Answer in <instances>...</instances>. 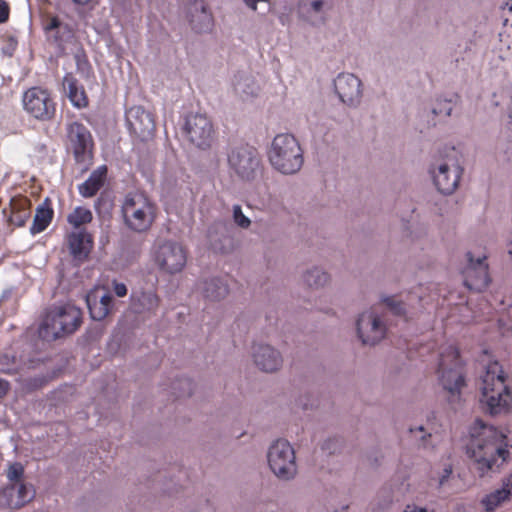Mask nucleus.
Returning a JSON list of instances; mask_svg holds the SVG:
<instances>
[{
	"mask_svg": "<svg viewBox=\"0 0 512 512\" xmlns=\"http://www.w3.org/2000/svg\"><path fill=\"white\" fill-rule=\"evenodd\" d=\"M468 454L480 477L498 472L509 457L507 436L497 428L476 420L469 429Z\"/></svg>",
	"mask_w": 512,
	"mask_h": 512,
	"instance_id": "1",
	"label": "nucleus"
},
{
	"mask_svg": "<svg viewBox=\"0 0 512 512\" xmlns=\"http://www.w3.org/2000/svg\"><path fill=\"white\" fill-rule=\"evenodd\" d=\"M480 403L491 415L507 413L512 395L506 383V374L497 361L489 362L480 381Z\"/></svg>",
	"mask_w": 512,
	"mask_h": 512,
	"instance_id": "2",
	"label": "nucleus"
},
{
	"mask_svg": "<svg viewBox=\"0 0 512 512\" xmlns=\"http://www.w3.org/2000/svg\"><path fill=\"white\" fill-rule=\"evenodd\" d=\"M268 160L279 173L293 175L303 165V150L295 136L289 133H281L276 135L270 144Z\"/></svg>",
	"mask_w": 512,
	"mask_h": 512,
	"instance_id": "3",
	"label": "nucleus"
},
{
	"mask_svg": "<svg viewBox=\"0 0 512 512\" xmlns=\"http://www.w3.org/2000/svg\"><path fill=\"white\" fill-rule=\"evenodd\" d=\"M121 212L125 226L137 233L147 232L153 225L157 207L145 194L135 192L125 196Z\"/></svg>",
	"mask_w": 512,
	"mask_h": 512,
	"instance_id": "4",
	"label": "nucleus"
},
{
	"mask_svg": "<svg viewBox=\"0 0 512 512\" xmlns=\"http://www.w3.org/2000/svg\"><path fill=\"white\" fill-rule=\"evenodd\" d=\"M82 320L79 308L72 304L55 307L46 315L39 329V335L47 340H55L75 332Z\"/></svg>",
	"mask_w": 512,
	"mask_h": 512,
	"instance_id": "5",
	"label": "nucleus"
},
{
	"mask_svg": "<svg viewBox=\"0 0 512 512\" xmlns=\"http://www.w3.org/2000/svg\"><path fill=\"white\" fill-rule=\"evenodd\" d=\"M266 462L271 474L280 481H291L298 474V462L294 446L284 438L270 443Z\"/></svg>",
	"mask_w": 512,
	"mask_h": 512,
	"instance_id": "6",
	"label": "nucleus"
},
{
	"mask_svg": "<svg viewBox=\"0 0 512 512\" xmlns=\"http://www.w3.org/2000/svg\"><path fill=\"white\" fill-rule=\"evenodd\" d=\"M430 174L437 190L443 194H452L458 187L463 168L454 148L437 156L430 166Z\"/></svg>",
	"mask_w": 512,
	"mask_h": 512,
	"instance_id": "7",
	"label": "nucleus"
},
{
	"mask_svg": "<svg viewBox=\"0 0 512 512\" xmlns=\"http://www.w3.org/2000/svg\"><path fill=\"white\" fill-rule=\"evenodd\" d=\"M230 170L243 181H253L260 172L261 159L257 150L249 145L232 147L227 156Z\"/></svg>",
	"mask_w": 512,
	"mask_h": 512,
	"instance_id": "8",
	"label": "nucleus"
},
{
	"mask_svg": "<svg viewBox=\"0 0 512 512\" xmlns=\"http://www.w3.org/2000/svg\"><path fill=\"white\" fill-rule=\"evenodd\" d=\"M437 372L441 385L449 393L454 395L464 386L461 361L454 346L450 345L441 352Z\"/></svg>",
	"mask_w": 512,
	"mask_h": 512,
	"instance_id": "9",
	"label": "nucleus"
},
{
	"mask_svg": "<svg viewBox=\"0 0 512 512\" xmlns=\"http://www.w3.org/2000/svg\"><path fill=\"white\" fill-rule=\"evenodd\" d=\"M356 331L363 345L375 346L386 337L387 325L381 313L375 307H370L358 315Z\"/></svg>",
	"mask_w": 512,
	"mask_h": 512,
	"instance_id": "10",
	"label": "nucleus"
},
{
	"mask_svg": "<svg viewBox=\"0 0 512 512\" xmlns=\"http://www.w3.org/2000/svg\"><path fill=\"white\" fill-rule=\"evenodd\" d=\"M154 260L162 272L176 274L186 266L187 251L178 242L166 241L157 247Z\"/></svg>",
	"mask_w": 512,
	"mask_h": 512,
	"instance_id": "11",
	"label": "nucleus"
},
{
	"mask_svg": "<svg viewBox=\"0 0 512 512\" xmlns=\"http://www.w3.org/2000/svg\"><path fill=\"white\" fill-rule=\"evenodd\" d=\"M24 110L38 120H50L56 111V104L50 93L40 87H32L22 97Z\"/></svg>",
	"mask_w": 512,
	"mask_h": 512,
	"instance_id": "12",
	"label": "nucleus"
},
{
	"mask_svg": "<svg viewBox=\"0 0 512 512\" xmlns=\"http://www.w3.org/2000/svg\"><path fill=\"white\" fill-rule=\"evenodd\" d=\"M334 90L339 101L349 108H357L363 98V83L353 73L342 72L334 79Z\"/></svg>",
	"mask_w": 512,
	"mask_h": 512,
	"instance_id": "13",
	"label": "nucleus"
},
{
	"mask_svg": "<svg viewBox=\"0 0 512 512\" xmlns=\"http://www.w3.org/2000/svg\"><path fill=\"white\" fill-rule=\"evenodd\" d=\"M67 141L73 151L75 160L88 163L92 158L93 140L89 130L81 123L71 122L67 125Z\"/></svg>",
	"mask_w": 512,
	"mask_h": 512,
	"instance_id": "14",
	"label": "nucleus"
},
{
	"mask_svg": "<svg viewBox=\"0 0 512 512\" xmlns=\"http://www.w3.org/2000/svg\"><path fill=\"white\" fill-rule=\"evenodd\" d=\"M254 367L263 373H276L281 370L284 359L281 352L266 343H254L250 350Z\"/></svg>",
	"mask_w": 512,
	"mask_h": 512,
	"instance_id": "15",
	"label": "nucleus"
},
{
	"mask_svg": "<svg viewBox=\"0 0 512 512\" xmlns=\"http://www.w3.org/2000/svg\"><path fill=\"white\" fill-rule=\"evenodd\" d=\"M467 265L463 270L464 284L470 290L482 291L490 282L488 264L485 256L475 258L472 253L466 254Z\"/></svg>",
	"mask_w": 512,
	"mask_h": 512,
	"instance_id": "16",
	"label": "nucleus"
},
{
	"mask_svg": "<svg viewBox=\"0 0 512 512\" xmlns=\"http://www.w3.org/2000/svg\"><path fill=\"white\" fill-rule=\"evenodd\" d=\"M184 130L191 143L198 148L209 147L213 136V126L204 114H191L187 117Z\"/></svg>",
	"mask_w": 512,
	"mask_h": 512,
	"instance_id": "17",
	"label": "nucleus"
},
{
	"mask_svg": "<svg viewBox=\"0 0 512 512\" xmlns=\"http://www.w3.org/2000/svg\"><path fill=\"white\" fill-rule=\"evenodd\" d=\"M126 122L129 130L143 140L151 137L155 130L152 115L141 106H133L126 111Z\"/></svg>",
	"mask_w": 512,
	"mask_h": 512,
	"instance_id": "18",
	"label": "nucleus"
},
{
	"mask_svg": "<svg viewBox=\"0 0 512 512\" xmlns=\"http://www.w3.org/2000/svg\"><path fill=\"white\" fill-rule=\"evenodd\" d=\"M298 20L310 26L322 23L329 10L328 0H297Z\"/></svg>",
	"mask_w": 512,
	"mask_h": 512,
	"instance_id": "19",
	"label": "nucleus"
},
{
	"mask_svg": "<svg viewBox=\"0 0 512 512\" xmlns=\"http://www.w3.org/2000/svg\"><path fill=\"white\" fill-rule=\"evenodd\" d=\"M34 497L31 485L25 483H11L0 493V505L11 509L24 506Z\"/></svg>",
	"mask_w": 512,
	"mask_h": 512,
	"instance_id": "20",
	"label": "nucleus"
},
{
	"mask_svg": "<svg viewBox=\"0 0 512 512\" xmlns=\"http://www.w3.org/2000/svg\"><path fill=\"white\" fill-rule=\"evenodd\" d=\"M86 303L93 320H103L111 310L112 296L104 287H95L86 295Z\"/></svg>",
	"mask_w": 512,
	"mask_h": 512,
	"instance_id": "21",
	"label": "nucleus"
},
{
	"mask_svg": "<svg viewBox=\"0 0 512 512\" xmlns=\"http://www.w3.org/2000/svg\"><path fill=\"white\" fill-rule=\"evenodd\" d=\"M68 245L73 257L78 261H83L92 250L93 239L86 231L79 230L68 236Z\"/></svg>",
	"mask_w": 512,
	"mask_h": 512,
	"instance_id": "22",
	"label": "nucleus"
},
{
	"mask_svg": "<svg viewBox=\"0 0 512 512\" xmlns=\"http://www.w3.org/2000/svg\"><path fill=\"white\" fill-rule=\"evenodd\" d=\"M201 295L209 302H218L223 300L229 294L227 283L217 277L203 280L198 287Z\"/></svg>",
	"mask_w": 512,
	"mask_h": 512,
	"instance_id": "23",
	"label": "nucleus"
},
{
	"mask_svg": "<svg viewBox=\"0 0 512 512\" xmlns=\"http://www.w3.org/2000/svg\"><path fill=\"white\" fill-rule=\"evenodd\" d=\"M301 281L309 289L319 290L330 284L331 275L320 266H311L302 272Z\"/></svg>",
	"mask_w": 512,
	"mask_h": 512,
	"instance_id": "24",
	"label": "nucleus"
},
{
	"mask_svg": "<svg viewBox=\"0 0 512 512\" xmlns=\"http://www.w3.org/2000/svg\"><path fill=\"white\" fill-rule=\"evenodd\" d=\"M63 88L67 97L73 106L83 108L88 100L83 87L79 86L76 79L71 75H66L63 79Z\"/></svg>",
	"mask_w": 512,
	"mask_h": 512,
	"instance_id": "25",
	"label": "nucleus"
},
{
	"mask_svg": "<svg viewBox=\"0 0 512 512\" xmlns=\"http://www.w3.org/2000/svg\"><path fill=\"white\" fill-rule=\"evenodd\" d=\"M411 438L418 446L424 449L432 447V437L437 433V428L431 422L426 424L413 425L409 428Z\"/></svg>",
	"mask_w": 512,
	"mask_h": 512,
	"instance_id": "26",
	"label": "nucleus"
},
{
	"mask_svg": "<svg viewBox=\"0 0 512 512\" xmlns=\"http://www.w3.org/2000/svg\"><path fill=\"white\" fill-rule=\"evenodd\" d=\"M106 173L107 168L105 166L98 167L84 183L79 185V193L83 197L94 196L103 185Z\"/></svg>",
	"mask_w": 512,
	"mask_h": 512,
	"instance_id": "27",
	"label": "nucleus"
},
{
	"mask_svg": "<svg viewBox=\"0 0 512 512\" xmlns=\"http://www.w3.org/2000/svg\"><path fill=\"white\" fill-rule=\"evenodd\" d=\"M232 91L241 100H247L257 93L254 80L246 75H237L232 81Z\"/></svg>",
	"mask_w": 512,
	"mask_h": 512,
	"instance_id": "28",
	"label": "nucleus"
},
{
	"mask_svg": "<svg viewBox=\"0 0 512 512\" xmlns=\"http://www.w3.org/2000/svg\"><path fill=\"white\" fill-rule=\"evenodd\" d=\"M158 305V296L153 291L134 293L132 296V306L137 313L155 311Z\"/></svg>",
	"mask_w": 512,
	"mask_h": 512,
	"instance_id": "29",
	"label": "nucleus"
},
{
	"mask_svg": "<svg viewBox=\"0 0 512 512\" xmlns=\"http://www.w3.org/2000/svg\"><path fill=\"white\" fill-rule=\"evenodd\" d=\"M381 303L394 315L407 319L410 315L409 305L398 296H382Z\"/></svg>",
	"mask_w": 512,
	"mask_h": 512,
	"instance_id": "30",
	"label": "nucleus"
},
{
	"mask_svg": "<svg viewBox=\"0 0 512 512\" xmlns=\"http://www.w3.org/2000/svg\"><path fill=\"white\" fill-rule=\"evenodd\" d=\"M53 210L46 206H39L34 216L33 225L30 228L32 234L44 231L52 220Z\"/></svg>",
	"mask_w": 512,
	"mask_h": 512,
	"instance_id": "31",
	"label": "nucleus"
},
{
	"mask_svg": "<svg viewBox=\"0 0 512 512\" xmlns=\"http://www.w3.org/2000/svg\"><path fill=\"white\" fill-rule=\"evenodd\" d=\"M511 500L507 494L500 488L497 489L490 494H487L483 499L481 500L482 505L484 506L485 510L488 512L494 511L498 506H500L502 503Z\"/></svg>",
	"mask_w": 512,
	"mask_h": 512,
	"instance_id": "32",
	"label": "nucleus"
},
{
	"mask_svg": "<svg viewBox=\"0 0 512 512\" xmlns=\"http://www.w3.org/2000/svg\"><path fill=\"white\" fill-rule=\"evenodd\" d=\"M92 212L86 207H76L67 217L70 225L79 228L92 221Z\"/></svg>",
	"mask_w": 512,
	"mask_h": 512,
	"instance_id": "33",
	"label": "nucleus"
},
{
	"mask_svg": "<svg viewBox=\"0 0 512 512\" xmlns=\"http://www.w3.org/2000/svg\"><path fill=\"white\" fill-rule=\"evenodd\" d=\"M453 110V105L450 100L447 99H439L434 103L432 108V114L435 116H440L444 118H448Z\"/></svg>",
	"mask_w": 512,
	"mask_h": 512,
	"instance_id": "34",
	"label": "nucleus"
},
{
	"mask_svg": "<svg viewBox=\"0 0 512 512\" xmlns=\"http://www.w3.org/2000/svg\"><path fill=\"white\" fill-rule=\"evenodd\" d=\"M234 223L242 228L248 229L251 225V220L243 213L240 205H234L232 208Z\"/></svg>",
	"mask_w": 512,
	"mask_h": 512,
	"instance_id": "35",
	"label": "nucleus"
},
{
	"mask_svg": "<svg viewBox=\"0 0 512 512\" xmlns=\"http://www.w3.org/2000/svg\"><path fill=\"white\" fill-rule=\"evenodd\" d=\"M23 474H24V467L20 463L11 464L7 470V478L12 483H23L21 481Z\"/></svg>",
	"mask_w": 512,
	"mask_h": 512,
	"instance_id": "36",
	"label": "nucleus"
},
{
	"mask_svg": "<svg viewBox=\"0 0 512 512\" xmlns=\"http://www.w3.org/2000/svg\"><path fill=\"white\" fill-rule=\"evenodd\" d=\"M28 218H29V212L26 209L19 210V211H13L9 218V222H10V224H12L16 227H21V226L25 225Z\"/></svg>",
	"mask_w": 512,
	"mask_h": 512,
	"instance_id": "37",
	"label": "nucleus"
},
{
	"mask_svg": "<svg viewBox=\"0 0 512 512\" xmlns=\"http://www.w3.org/2000/svg\"><path fill=\"white\" fill-rule=\"evenodd\" d=\"M451 474H452V467L445 466L437 477V483H438L439 488H441L447 484L448 480L450 479Z\"/></svg>",
	"mask_w": 512,
	"mask_h": 512,
	"instance_id": "38",
	"label": "nucleus"
},
{
	"mask_svg": "<svg viewBox=\"0 0 512 512\" xmlns=\"http://www.w3.org/2000/svg\"><path fill=\"white\" fill-rule=\"evenodd\" d=\"M10 361L13 362V359H10L8 355H3L0 357V370L5 373H11L16 369L10 365Z\"/></svg>",
	"mask_w": 512,
	"mask_h": 512,
	"instance_id": "39",
	"label": "nucleus"
},
{
	"mask_svg": "<svg viewBox=\"0 0 512 512\" xmlns=\"http://www.w3.org/2000/svg\"><path fill=\"white\" fill-rule=\"evenodd\" d=\"M9 17V6L6 1L0 0V23L7 21Z\"/></svg>",
	"mask_w": 512,
	"mask_h": 512,
	"instance_id": "40",
	"label": "nucleus"
},
{
	"mask_svg": "<svg viewBox=\"0 0 512 512\" xmlns=\"http://www.w3.org/2000/svg\"><path fill=\"white\" fill-rule=\"evenodd\" d=\"M501 489L512 499V473L503 481Z\"/></svg>",
	"mask_w": 512,
	"mask_h": 512,
	"instance_id": "41",
	"label": "nucleus"
},
{
	"mask_svg": "<svg viewBox=\"0 0 512 512\" xmlns=\"http://www.w3.org/2000/svg\"><path fill=\"white\" fill-rule=\"evenodd\" d=\"M16 46H17L16 40H14L13 38H10L6 43V46L2 48V51L4 54H6L8 56H12V54L14 53V51L16 49Z\"/></svg>",
	"mask_w": 512,
	"mask_h": 512,
	"instance_id": "42",
	"label": "nucleus"
},
{
	"mask_svg": "<svg viewBox=\"0 0 512 512\" xmlns=\"http://www.w3.org/2000/svg\"><path fill=\"white\" fill-rule=\"evenodd\" d=\"M113 289H114V293L118 296V297H124L126 294H127V288H126V285L123 284V283H117V282H114L113 283Z\"/></svg>",
	"mask_w": 512,
	"mask_h": 512,
	"instance_id": "43",
	"label": "nucleus"
},
{
	"mask_svg": "<svg viewBox=\"0 0 512 512\" xmlns=\"http://www.w3.org/2000/svg\"><path fill=\"white\" fill-rule=\"evenodd\" d=\"M507 317H508L507 322H506V320H504V318H502L500 321L503 323V325H506L508 329H512V296H511V302L509 303L508 309H507Z\"/></svg>",
	"mask_w": 512,
	"mask_h": 512,
	"instance_id": "44",
	"label": "nucleus"
},
{
	"mask_svg": "<svg viewBox=\"0 0 512 512\" xmlns=\"http://www.w3.org/2000/svg\"><path fill=\"white\" fill-rule=\"evenodd\" d=\"M278 19L282 25H289L292 21L291 13L290 12H281L278 15Z\"/></svg>",
	"mask_w": 512,
	"mask_h": 512,
	"instance_id": "45",
	"label": "nucleus"
},
{
	"mask_svg": "<svg viewBox=\"0 0 512 512\" xmlns=\"http://www.w3.org/2000/svg\"><path fill=\"white\" fill-rule=\"evenodd\" d=\"M404 512H429L426 508L418 507L414 505H408Z\"/></svg>",
	"mask_w": 512,
	"mask_h": 512,
	"instance_id": "46",
	"label": "nucleus"
},
{
	"mask_svg": "<svg viewBox=\"0 0 512 512\" xmlns=\"http://www.w3.org/2000/svg\"><path fill=\"white\" fill-rule=\"evenodd\" d=\"M9 389L7 381L0 379V398L3 397Z\"/></svg>",
	"mask_w": 512,
	"mask_h": 512,
	"instance_id": "47",
	"label": "nucleus"
},
{
	"mask_svg": "<svg viewBox=\"0 0 512 512\" xmlns=\"http://www.w3.org/2000/svg\"><path fill=\"white\" fill-rule=\"evenodd\" d=\"M244 3L250 7L252 10H256L257 9V2H259V0H243ZM268 0H260V2H267Z\"/></svg>",
	"mask_w": 512,
	"mask_h": 512,
	"instance_id": "48",
	"label": "nucleus"
},
{
	"mask_svg": "<svg viewBox=\"0 0 512 512\" xmlns=\"http://www.w3.org/2000/svg\"><path fill=\"white\" fill-rule=\"evenodd\" d=\"M59 26V21L57 18H51L46 25L47 30L55 29Z\"/></svg>",
	"mask_w": 512,
	"mask_h": 512,
	"instance_id": "49",
	"label": "nucleus"
},
{
	"mask_svg": "<svg viewBox=\"0 0 512 512\" xmlns=\"http://www.w3.org/2000/svg\"><path fill=\"white\" fill-rule=\"evenodd\" d=\"M201 13H202L203 21L206 22L207 24H209L211 18H210V15L207 13L206 8L204 6H201Z\"/></svg>",
	"mask_w": 512,
	"mask_h": 512,
	"instance_id": "50",
	"label": "nucleus"
},
{
	"mask_svg": "<svg viewBox=\"0 0 512 512\" xmlns=\"http://www.w3.org/2000/svg\"><path fill=\"white\" fill-rule=\"evenodd\" d=\"M208 237L210 239V245L212 246V248L215 250L219 249L218 245L216 243H214V241H213L212 230H209Z\"/></svg>",
	"mask_w": 512,
	"mask_h": 512,
	"instance_id": "51",
	"label": "nucleus"
},
{
	"mask_svg": "<svg viewBox=\"0 0 512 512\" xmlns=\"http://www.w3.org/2000/svg\"><path fill=\"white\" fill-rule=\"evenodd\" d=\"M74 3L78 4V5H86L88 4L89 2H91L92 0H72Z\"/></svg>",
	"mask_w": 512,
	"mask_h": 512,
	"instance_id": "52",
	"label": "nucleus"
},
{
	"mask_svg": "<svg viewBox=\"0 0 512 512\" xmlns=\"http://www.w3.org/2000/svg\"><path fill=\"white\" fill-rule=\"evenodd\" d=\"M183 384L186 385L190 389L191 383L188 380L183 381ZM190 393H191V391L189 390L187 392V394L189 395Z\"/></svg>",
	"mask_w": 512,
	"mask_h": 512,
	"instance_id": "53",
	"label": "nucleus"
},
{
	"mask_svg": "<svg viewBox=\"0 0 512 512\" xmlns=\"http://www.w3.org/2000/svg\"><path fill=\"white\" fill-rule=\"evenodd\" d=\"M506 6L508 7V9L510 11H512V0H509L507 3H506Z\"/></svg>",
	"mask_w": 512,
	"mask_h": 512,
	"instance_id": "54",
	"label": "nucleus"
}]
</instances>
